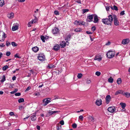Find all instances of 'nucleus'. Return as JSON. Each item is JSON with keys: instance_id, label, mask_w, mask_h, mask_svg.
<instances>
[{"instance_id": "obj_9", "label": "nucleus", "mask_w": 130, "mask_h": 130, "mask_svg": "<svg viewBox=\"0 0 130 130\" xmlns=\"http://www.w3.org/2000/svg\"><path fill=\"white\" fill-rule=\"evenodd\" d=\"M111 98L110 96L109 95H108L106 96V103L107 104H108L110 102Z\"/></svg>"}, {"instance_id": "obj_37", "label": "nucleus", "mask_w": 130, "mask_h": 130, "mask_svg": "<svg viewBox=\"0 0 130 130\" xmlns=\"http://www.w3.org/2000/svg\"><path fill=\"white\" fill-rule=\"evenodd\" d=\"M95 74L96 75L98 76H99L100 75L101 73V72H99V71H97L95 72Z\"/></svg>"}, {"instance_id": "obj_6", "label": "nucleus", "mask_w": 130, "mask_h": 130, "mask_svg": "<svg viewBox=\"0 0 130 130\" xmlns=\"http://www.w3.org/2000/svg\"><path fill=\"white\" fill-rule=\"evenodd\" d=\"M38 59L41 61H44L45 59V57L43 54H40L38 56Z\"/></svg>"}, {"instance_id": "obj_8", "label": "nucleus", "mask_w": 130, "mask_h": 130, "mask_svg": "<svg viewBox=\"0 0 130 130\" xmlns=\"http://www.w3.org/2000/svg\"><path fill=\"white\" fill-rule=\"evenodd\" d=\"M12 27V30L13 31H15L18 29L19 24L17 23H14Z\"/></svg>"}, {"instance_id": "obj_61", "label": "nucleus", "mask_w": 130, "mask_h": 130, "mask_svg": "<svg viewBox=\"0 0 130 130\" xmlns=\"http://www.w3.org/2000/svg\"><path fill=\"white\" fill-rule=\"evenodd\" d=\"M16 78V77L15 76H14L12 77V80H15Z\"/></svg>"}, {"instance_id": "obj_3", "label": "nucleus", "mask_w": 130, "mask_h": 130, "mask_svg": "<svg viewBox=\"0 0 130 130\" xmlns=\"http://www.w3.org/2000/svg\"><path fill=\"white\" fill-rule=\"evenodd\" d=\"M115 52L112 51H109L107 54V56L109 58H111L113 57L115 55Z\"/></svg>"}, {"instance_id": "obj_33", "label": "nucleus", "mask_w": 130, "mask_h": 130, "mask_svg": "<svg viewBox=\"0 0 130 130\" xmlns=\"http://www.w3.org/2000/svg\"><path fill=\"white\" fill-rule=\"evenodd\" d=\"M18 101L19 103H21L24 102V100L23 98H21L18 100Z\"/></svg>"}, {"instance_id": "obj_58", "label": "nucleus", "mask_w": 130, "mask_h": 130, "mask_svg": "<svg viewBox=\"0 0 130 130\" xmlns=\"http://www.w3.org/2000/svg\"><path fill=\"white\" fill-rule=\"evenodd\" d=\"M5 46V45L4 44H2L1 45L0 44V47H4Z\"/></svg>"}, {"instance_id": "obj_32", "label": "nucleus", "mask_w": 130, "mask_h": 130, "mask_svg": "<svg viewBox=\"0 0 130 130\" xmlns=\"http://www.w3.org/2000/svg\"><path fill=\"white\" fill-rule=\"evenodd\" d=\"M113 7H111V9H112L114 10H115L117 11L118 10V7L117 6L115 5H114L113 6Z\"/></svg>"}, {"instance_id": "obj_16", "label": "nucleus", "mask_w": 130, "mask_h": 130, "mask_svg": "<svg viewBox=\"0 0 130 130\" xmlns=\"http://www.w3.org/2000/svg\"><path fill=\"white\" fill-rule=\"evenodd\" d=\"M14 17V14L13 12L8 13L7 14V17L9 19H12Z\"/></svg>"}, {"instance_id": "obj_21", "label": "nucleus", "mask_w": 130, "mask_h": 130, "mask_svg": "<svg viewBox=\"0 0 130 130\" xmlns=\"http://www.w3.org/2000/svg\"><path fill=\"white\" fill-rule=\"evenodd\" d=\"M120 104L121 105L123 109H124L126 106V104L124 103L121 102L120 103Z\"/></svg>"}, {"instance_id": "obj_14", "label": "nucleus", "mask_w": 130, "mask_h": 130, "mask_svg": "<svg viewBox=\"0 0 130 130\" xmlns=\"http://www.w3.org/2000/svg\"><path fill=\"white\" fill-rule=\"evenodd\" d=\"M91 15L88 16L87 17V18L89 19L88 21L89 22H91L92 21L93 17V15Z\"/></svg>"}, {"instance_id": "obj_57", "label": "nucleus", "mask_w": 130, "mask_h": 130, "mask_svg": "<svg viewBox=\"0 0 130 130\" xmlns=\"http://www.w3.org/2000/svg\"><path fill=\"white\" fill-rule=\"evenodd\" d=\"M86 33L88 34H92V32L88 31H86Z\"/></svg>"}, {"instance_id": "obj_19", "label": "nucleus", "mask_w": 130, "mask_h": 130, "mask_svg": "<svg viewBox=\"0 0 130 130\" xmlns=\"http://www.w3.org/2000/svg\"><path fill=\"white\" fill-rule=\"evenodd\" d=\"M61 47L63 48L66 46V43L64 41H62L60 44Z\"/></svg>"}, {"instance_id": "obj_43", "label": "nucleus", "mask_w": 130, "mask_h": 130, "mask_svg": "<svg viewBox=\"0 0 130 130\" xmlns=\"http://www.w3.org/2000/svg\"><path fill=\"white\" fill-rule=\"evenodd\" d=\"M7 46H8L11 44V43L9 41H7L6 44Z\"/></svg>"}, {"instance_id": "obj_36", "label": "nucleus", "mask_w": 130, "mask_h": 130, "mask_svg": "<svg viewBox=\"0 0 130 130\" xmlns=\"http://www.w3.org/2000/svg\"><path fill=\"white\" fill-rule=\"evenodd\" d=\"M54 13L56 15H58L59 14V12L57 10L55 11L54 12Z\"/></svg>"}, {"instance_id": "obj_48", "label": "nucleus", "mask_w": 130, "mask_h": 130, "mask_svg": "<svg viewBox=\"0 0 130 130\" xmlns=\"http://www.w3.org/2000/svg\"><path fill=\"white\" fill-rule=\"evenodd\" d=\"M80 25H84L85 24V22L83 21H80Z\"/></svg>"}, {"instance_id": "obj_1", "label": "nucleus", "mask_w": 130, "mask_h": 130, "mask_svg": "<svg viewBox=\"0 0 130 130\" xmlns=\"http://www.w3.org/2000/svg\"><path fill=\"white\" fill-rule=\"evenodd\" d=\"M113 19L114 25L116 26L118 25L119 22L116 16L114 15L110 14L108 16L107 18L102 19V21L103 23L105 24L111 25Z\"/></svg>"}, {"instance_id": "obj_34", "label": "nucleus", "mask_w": 130, "mask_h": 130, "mask_svg": "<svg viewBox=\"0 0 130 130\" xmlns=\"http://www.w3.org/2000/svg\"><path fill=\"white\" fill-rule=\"evenodd\" d=\"M71 37L70 35H69L68 36V37L66 38V40L67 42H68V41H69Z\"/></svg>"}, {"instance_id": "obj_51", "label": "nucleus", "mask_w": 130, "mask_h": 130, "mask_svg": "<svg viewBox=\"0 0 130 130\" xmlns=\"http://www.w3.org/2000/svg\"><path fill=\"white\" fill-rule=\"evenodd\" d=\"M20 95L21 93H17L15 94V95L16 96H20Z\"/></svg>"}, {"instance_id": "obj_24", "label": "nucleus", "mask_w": 130, "mask_h": 130, "mask_svg": "<svg viewBox=\"0 0 130 130\" xmlns=\"http://www.w3.org/2000/svg\"><path fill=\"white\" fill-rule=\"evenodd\" d=\"M123 95H125L126 97L127 98H129L130 96V93L128 92L124 93Z\"/></svg>"}, {"instance_id": "obj_62", "label": "nucleus", "mask_w": 130, "mask_h": 130, "mask_svg": "<svg viewBox=\"0 0 130 130\" xmlns=\"http://www.w3.org/2000/svg\"><path fill=\"white\" fill-rule=\"evenodd\" d=\"M14 57H17L18 58H20V57H19V56H18L17 54H16L14 55Z\"/></svg>"}, {"instance_id": "obj_35", "label": "nucleus", "mask_w": 130, "mask_h": 130, "mask_svg": "<svg viewBox=\"0 0 130 130\" xmlns=\"http://www.w3.org/2000/svg\"><path fill=\"white\" fill-rule=\"evenodd\" d=\"M82 10H83V14H84V13H85V12L88 11L89 10L88 9H83Z\"/></svg>"}, {"instance_id": "obj_20", "label": "nucleus", "mask_w": 130, "mask_h": 130, "mask_svg": "<svg viewBox=\"0 0 130 130\" xmlns=\"http://www.w3.org/2000/svg\"><path fill=\"white\" fill-rule=\"evenodd\" d=\"M32 49V51L35 53L37 52L39 50V48L37 46L34 47Z\"/></svg>"}, {"instance_id": "obj_56", "label": "nucleus", "mask_w": 130, "mask_h": 130, "mask_svg": "<svg viewBox=\"0 0 130 130\" xmlns=\"http://www.w3.org/2000/svg\"><path fill=\"white\" fill-rule=\"evenodd\" d=\"M124 11H121L120 13V15H124Z\"/></svg>"}, {"instance_id": "obj_40", "label": "nucleus", "mask_w": 130, "mask_h": 130, "mask_svg": "<svg viewBox=\"0 0 130 130\" xmlns=\"http://www.w3.org/2000/svg\"><path fill=\"white\" fill-rule=\"evenodd\" d=\"M72 126L73 128H75L77 127V125L76 123H74L72 124Z\"/></svg>"}, {"instance_id": "obj_55", "label": "nucleus", "mask_w": 130, "mask_h": 130, "mask_svg": "<svg viewBox=\"0 0 130 130\" xmlns=\"http://www.w3.org/2000/svg\"><path fill=\"white\" fill-rule=\"evenodd\" d=\"M96 28V27L94 26L92 27L91 29L93 31H94L95 30Z\"/></svg>"}, {"instance_id": "obj_64", "label": "nucleus", "mask_w": 130, "mask_h": 130, "mask_svg": "<svg viewBox=\"0 0 130 130\" xmlns=\"http://www.w3.org/2000/svg\"><path fill=\"white\" fill-rule=\"evenodd\" d=\"M110 42L109 41H108V43H106L105 44L106 45H109L110 44Z\"/></svg>"}, {"instance_id": "obj_60", "label": "nucleus", "mask_w": 130, "mask_h": 130, "mask_svg": "<svg viewBox=\"0 0 130 130\" xmlns=\"http://www.w3.org/2000/svg\"><path fill=\"white\" fill-rule=\"evenodd\" d=\"M91 82V81L89 80H87V83L88 84H90V83Z\"/></svg>"}, {"instance_id": "obj_15", "label": "nucleus", "mask_w": 130, "mask_h": 130, "mask_svg": "<svg viewBox=\"0 0 130 130\" xmlns=\"http://www.w3.org/2000/svg\"><path fill=\"white\" fill-rule=\"evenodd\" d=\"M60 112V111H49L48 112V113L50 115H51L56 113H59Z\"/></svg>"}, {"instance_id": "obj_23", "label": "nucleus", "mask_w": 130, "mask_h": 130, "mask_svg": "<svg viewBox=\"0 0 130 130\" xmlns=\"http://www.w3.org/2000/svg\"><path fill=\"white\" fill-rule=\"evenodd\" d=\"M5 4L4 2V0H0V6H3Z\"/></svg>"}, {"instance_id": "obj_59", "label": "nucleus", "mask_w": 130, "mask_h": 130, "mask_svg": "<svg viewBox=\"0 0 130 130\" xmlns=\"http://www.w3.org/2000/svg\"><path fill=\"white\" fill-rule=\"evenodd\" d=\"M19 2H23L25 1V0H18Z\"/></svg>"}, {"instance_id": "obj_18", "label": "nucleus", "mask_w": 130, "mask_h": 130, "mask_svg": "<svg viewBox=\"0 0 130 130\" xmlns=\"http://www.w3.org/2000/svg\"><path fill=\"white\" fill-rule=\"evenodd\" d=\"M102 101L101 99L96 100V105L98 106L102 104Z\"/></svg>"}, {"instance_id": "obj_49", "label": "nucleus", "mask_w": 130, "mask_h": 130, "mask_svg": "<svg viewBox=\"0 0 130 130\" xmlns=\"http://www.w3.org/2000/svg\"><path fill=\"white\" fill-rule=\"evenodd\" d=\"M23 108H24V107H23L22 106H19V109L20 110H22V109Z\"/></svg>"}, {"instance_id": "obj_31", "label": "nucleus", "mask_w": 130, "mask_h": 130, "mask_svg": "<svg viewBox=\"0 0 130 130\" xmlns=\"http://www.w3.org/2000/svg\"><path fill=\"white\" fill-rule=\"evenodd\" d=\"M8 68V67L7 65L4 66L2 68V69L4 71H6Z\"/></svg>"}, {"instance_id": "obj_47", "label": "nucleus", "mask_w": 130, "mask_h": 130, "mask_svg": "<svg viewBox=\"0 0 130 130\" xmlns=\"http://www.w3.org/2000/svg\"><path fill=\"white\" fill-rule=\"evenodd\" d=\"M32 22H29L28 24V27H30L31 26V25L32 24Z\"/></svg>"}, {"instance_id": "obj_42", "label": "nucleus", "mask_w": 130, "mask_h": 130, "mask_svg": "<svg viewBox=\"0 0 130 130\" xmlns=\"http://www.w3.org/2000/svg\"><path fill=\"white\" fill-rule=\"evenodd\" d=\"M84 117L82 115H80L79 117V119L82 121H83V119Z\"/></svg>"}, {"instance_id": "obj_54", "label": "nucleus", "mask_w": 130, "mask_h": 130, "mask_svg": "<svg viewBox=\"0 0 130 130\" xmlns=\"http://www.w3.org/2000/svg\"><path fill=\"white\" fill-rule=\"evenodd\" d=\"M9 115L11 116H12L14 115V113L13 112H9Z\"/></svg>"}, {"instance_id": "obj_52", "label": "nucleus", "mask_w": 130, "mask_h": 130, "mask_svg": "<svg viewBox=\"0 0 130 130\" xmlns=\"http://www.w3.org/2000/svg\"><path fill=\"white\" fill-rule=\"evenodd\" d=\"M91 120V121L94 122L95 120V119L93 117H91L90 118Z\"/></svg>"}, {"instance_id": "obj_7", "label": "nucleus", "mask_w": 130, "mask_h": 130, "mask_svg": "<svg viewBox=\"0 0 130 130\" xmlns=\"http://www.w3.org/2000/svg\"><path fill=\"white\" fill-rule=\"evenodd\" d=\"M116 108L114 106L109 107L108 109V110L110 112L113 113L115 112L116 110Z\"/></svg>"}, {"instance_id": "obj_27", "label": "nucleus", "mask_w": 130, "mask_h": 130, "mask_svg": "<svg viewBox=\"0 0 130 130\" xmlns=\"http://www.w3.org/2000/svg\"><path fill=\"white\" fill-rule=\"evenodd\" d=\"M121 82V80L120 78H119L117 80V83L119 85Z\"/></svg>"}, {"instance_id": "obj_45", "label": "nucleus", "mask_w": 130, "mask_h": 130, "mask_svg": "<svg viewBox=\"0 0 130 130\" xmlns=\"http://www.w3.org/2000/svg\"><path fill=\"white\" fill-rule=\"evenodd\" d=\"M11 53L10 52H8L6 53V55L7 56H9L10 55Z\"/></svg>"}, {"instance_id": "obj_63", "label": "nucleus", "mask_w": 130, "mask_h": 130, "mask_svg": "<svg viewBox=\"0 0 130 130\" xmlns=\"http://www.w3.org/2000/svg\"><path fill=\"white\" fill-rule=\"evenodd\" d=\"M37 129L40 130V127L39 126L37 125Z\"/></svg>"}, {"instance_id": "obj_30", "label": "nucleus", "mask_w": 130, "mask_h": 130, "mask_svg": "<svg viewBox=\"0 0 130 130\" xmlns=\"http://www.w3.org/2000/svg\"><path fill=\"white\" fill-rule=\"evenodd\" d=\"M41 38L43 42H45V39H46V38L44 36H41Z\"/></svg>"}, {"instance_id": "obj_17", "label": "nucleus", "mask_w": 130, "mask_h": 130, "mask_svg": "<svg viewBox=\"0 0 130 130\" xmlns=\"http://www.w3.org/2000/svg\"><path fill=\"white\" fill-rule=\"evenodd\" d=\"M99 19L98 16L95 15L94 17L93 22L95 23H98V22Z\"/></svg>"}, {"instance_id": "obj_5", "label": "nucleus", "mask_w": 130, "mask_h": 130, "mask_svg": "<svg viewBox=\"0 0 130 130\" xmlns=\"http://www.w3.org/2000/svg\"><path fill=\"white\" fill-rule=\"evenodd\" d=\"M52 32L54 35H56L58 34L59 32L58 28L57 27H55L52 30Z\"/></svg>"}, {"instance_id": "obj_39", "label": "nucleus", "mask_w": 130, "mask_h": 130, "mask_svg": "<svg viewBox=\"0 0 130 130\" xmlns=\"http://www.w3.org/2000/svg\"><path fill=\"white\" fill-rule=\"evenodd\" d=\"M82 74L81 73H78L77 76V77L78 78H81L82 76Z\"/></svg>"}, {"instance_id": "obj_13", "label": "nucleus", "mask_w": 130, "mask_h": 130, "mask_svg": "<svg viewBox=\"0 0 130 130\" xmlns=\"http://www.w3.org/2000/svg\"><path fill=\"white\" fill-rule=\"evenodd\" d=\"M36 119V113H33L31 117V120L32 121H34Z\"/></svg>"}, {"instance_id": "obj_22", "label": "nucleus", "mask_w": 130, "mask_h": 130, "mask_svg": "<svg viewBox=\"0 0 130 130\" xmlns=\"http://www.w3.org/2000/svg\"><path fill=\"white\" fill-rule=\"evenodd\" d=\"M80 21H77V20L75 21L74 22V24L76 25H80Z\"/></svg>"}, {"instance_id": "obj_44", "label": "nucleus", "mask_w": 130, "mask_h": 130, "mask_svg": "<svg viewBox=\"0 0 130 130\" xmlns=\"http://www.w3.org/2000/svg\"><path fill=\"white\" fill-rule=\"evenodd\" d=\"M14 86L13 84H10L9 86V88H13V86Z\"/></svg>"}, {"instance_id": "obj_38", "label": "nucleus", "mask_w": 130, "mask_h": 130, "mask_svg": "<svg viewBox=\"0 0 130 130\" xmlns=\"http://www.w3.org/2000/svg\"><path fill=\"white\" fill-rule=\"evenodd\" d=\"M11 44L13 46H17V45L14 42H11Z\"/></svg>"}, {"instance_id": "obj_46", "label": "nucleus", "mask_w": 130, "mask_h": 130, "mask_svg": "<svg viewBox=\"0 0 130 130\" xmlns=\"http://www.w3.org/2000/svg\"><path fill=\"white\" fill-rule=\"evenodd\" d=\"M31 88V87L30 86H28V87L27 89L25 90V92H27Z\"/></svg>"}, {"instance_id": "obj_29", "label": "nucleus", "mask_w": 130, "mask_h": 130, "mask_svg": "<svg viewBox=\"0 0 130 130\" xmlns=\"http://www.w3.org/2000/svg\"><path fill=\"white\" fill-rule=\"evenodd\" d=\"M113 79L111 77H110L108 79V82L110 83H112L113 82Z\"/></svg>"}, {"instance_id": "obj_12", "label": "nucleus", "mask_w": 130, "mask_h": 130, "mask_svg": "<svg viewBox=\"0 0 130 130\" xmlns=\"http://www.w3.org/2000/svg\"><path fill=\"white\" fill-rule=\"evenodd\" d=\"M102 57L100 55H96L94 58V60H98L99 61H100L102 59Z\"/></svg>"}, {"instance_id": "obj_53", "label": "nucleus", "mask_w": 130, "mask_h": 130, "mask_svg": "<svg viewBox=\"0 0 130 130\" xmlns=\"http://www.w3.org/2000/svg\"><path fill=\"white\" fill-rule=\"evenodd\" d=\"M34 95L37 96H38L40 95V94L39 93H35L34 94Z\"/></svg>"}, {"instance_id": "obj_26", "label": "nucleus", "mask_w": 130, "mask_h": 130, "mask_svg": "<svg viewBox=\"0 0 130 130\" xmlns=\"http://www.w3.org/2000/svg\"><path fill=\"white\" fill-rule=\"evenodd\" d=\"M82 30V29L79 28H77L75 29L74 31L76 32H78L81 31Z\"/></svg>"}, {"instance_id": "obj_2", "label": "nucleus", "mask_w": 130, "mask_h": 130, "mask_svg": "<svg viewBox=\"0 0 130 130\" xmlns=\"http://www.w3.org/2000/svg\"><path fill=\"white\" fill-rule=\"evenodd\" d=\"M7 37V34L3 31H0V41L3 42Z\"/></svg>"}, {"instance_id": "obj_41", "label": "nucleus", "mask_w": 130, "mask_h": 130, "mask_svg": "<svg viewBox=\"0 0 130 130\" xmlns=\"http://www.w3.org/2000/svg\"><path fill=\"white\" fill-rule=\"evenodd\" d=\"M37 21V19L36 18V19H35L32 20V21L31 22H32V24H33L34 23L36 22Z\"/></svg>"}, {"instance_id": "obj_50", "label": "nucleus", "mask_w": 130, "mask_h": 130, "mask_svg": "<svg viewBox=\"0 0 130 130\" xmlns=\"http://www.w3.org/2000/svg\"><path fill=\"white\" fill-rule=\"evenodd\" d=\"M60 123L62 125H63L64 123V121L63 120H61L60 121Z\"/></svg>"}, {"instance_id": "obj_11", "label": "nucleus", "mask_w": 130, "mask_h": 130, "mask_svg": "<svg viewBox=\"0 0 130 130\" xmlns=\"http://www.w3.org/2000/svg\"><path fill=\"white\" fill-rule=\"evenodd\" d=\"M60 48V47L59 45L56 44L54 46L53 49L54 51H57Z\"/></svg>"}, {"instance_id": "obj_10", "label": "nucleus", "mask_w": 130, "mask_h": 130, "mask_svg": "<svg viewBox=\"0 0 130 130\" xmlns=\"http://www.w3.org/2000/svg\"><path fill=\"white\" fill-rule=\"evenodd\" d=\"M129 41L130 40L128 39H124L122 40V43L124 45L126 44L129 42Z\"/></svg>"}, {"instance_id": "obj_28", "label": "nucleus", "mask_w": 130, "mask_h": 130, "mask_svg": "<svg viewBox=\"0 0 130 130\" xmlns=\"http://www.w3.org/2000/svg\"><path fill=\"white\" fill-rule=\"evenodd\" d=\"M5 75H4L3 76L2 79L1 80V82H3L4 81H5Z\"/></svg>"}, {"instance_id": "obj_4", "label": "nucleus", "mask_w": 130, "mask_h": 130, "mask_svg": "<svg viewBox=\"0 0 130 130\" xmlns=\"http://www.w3.org/2000/svg\"><path fill=\"white\" fill-rule=\"evenodd\" d=\"M51 99L50 98H47L43 99L42 101L43 104L42 105L43 106L46 105L49 103L50 102Z\"/></svg>"}, {"instance_id": "obj_25", "label": "nucleus", "mask_w": 130, "mask_h": 130, "mask_svg": "<svg viewBox=\"0 0 130 130\" xmlns=\"http://www.w3.org/2000/svg\"><path fill=\"white\" fill-rule=\"evenodd\" d=\"M122 93V91L121 90H119L117 91L115 93V95H117Z\"/></svg>"}]
</instances>
